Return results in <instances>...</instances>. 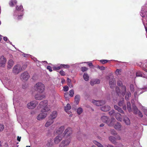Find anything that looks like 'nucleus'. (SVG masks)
<instances>
[{
    "instance_id": "5701e85b",
    "label": "nucleus",
    "mask_w": 147,
    "mask_h": 147,
    "mask_svg": "<svg viewBox=\"0 0 147 147\" xmlns=\"http://www.w3.org/2000/svg\"><path fill=\"white\" fill-rule=\"evenodd\" d=\"M109 140L112 143L114 144H117V142L116 141V138L113 136H110L109 138Z\"/></svg>"
},
{
    "instance_id": "e2e57ef3",
    "label": "nucleus",
    "mask_w": 147,
    "mask_h": 147,
    "mask_svg": "<svg viewBox=\"0 0 147 147\" xmlns=\"http://www.w3.org/2000/svg\"><path fill=\"white\" fill-rule=\"evenodd\" d=\"M105 147H114L112 145L108 144V145H105Z\"/></svg>"
},
{
    "instance_id": "39448f33",
    "label": "nucleus",
    "mask_w": 147,
    "mask_h": 147,
    "mask_svg": "<svg viewBox=\"0 0 147 147\" xmlns=\"http://www.w3.org/2000/svg\"><path fill=\"white\" fill-rule=\"evenodd\" d=\"M30 76L28 73L27 71H25L21 74L20 78L22 81L25 82L28 80Z\"/></svg>"
},
{
    "instance_id": "393cba45",
    "label": "nucleus",
    "mask_w": 147,
    "mask_h": 147,
    "mask_svg": "<svg viewBox=\"0 0 147 147\" xmlns=\"http://www.w3.org/2000/svg\"><path fill=\"white\" fill-rule=\"evenodd\" d=\"M53 122L54 121L53 120L50 119H49V120L47 121V123H46L45 124V126L47 127H49L51 124L53 123Z\"/></svg>"
},
{
    "instance_id": "bb28decb",
    "label": "nucleus",
    "mask_w": 147,
    "mask_h": 147,
    "mask_svg": "<svg viewBox=\"0 0 147 147\" xmlns=\"http://www.w3.org/2000/svg\"><path fill=\"white\" fill-rule=\"evenodd\" d=\"M115 117L116 119L118 121H121L122 119L121 117V115L119 113H117L116 114Z\"/></svg>"
},
{
    "instance_id": "338daca9",
    "label": "nucleus",
    "mask_w": 147,
    "mask_h": 147,
    "mask_svg": "<svg viewBox=\"0 0 147 147\" xmlns=\"http://www.w3.org/2000/svg\"><path fill=\"white\" fill-rule=\"evenodd\" d=\"M67 82L69 83V84H71V80H70L68 78H67Z\"/></svg>"
},
{
    "instance_id": "412c9836",
    "label": "nucleus",
    "mask_w": 147,
    "mask_h": 147,
    "mask_svg": "<svg viewBox=\"0 0 147 147\" xmlns=\"http://www.w3.org/2000/svg\"><path fill=\"white\" fill-rule=\"evenodd\" d=\"M121 125L119 122H117L114 125L115 128L118 131L121 130Z\"/></svg>"
},
{
    "instance_id": "a18cd8bd",
    "label": "nucleus",
    "mask_w": 147,
    "mask_h": 147,
    "mask_svg": "<svg viewBox=\"0 0 147 147\" xmlns=\"http://www.w3.org/2000/svg\"><path fill=\"white\" fill-rule=\"evenodd\" d=\"M109 61L106 59H102L100 60V62L102 64H105L108 62Z\"/></svg>"
},
{
    "instance_id": "9b49d317",
    "label": "nucleus",
    "mask_w": 147,
    "mask_h": 147,
    "mask_svg": "<svg viewBox=\"0 0 147 147\" xmlns=\"http://www.w3.org/2000/svg\"><path fill=\"white\" fill-rule=\"evenodd\" d=\"M41 112V113L39 114L37 117V118L38 120H41L44 119L47 115V112Z\"/></svg>"
},
{
    "instance_id": "f8f14e48",
    "label": "nucleus",
    "mask_w": 147,
    "mask_h": 147,
    "mask_svg": "<svg viewBox=\"0 0 147 147\" xmlns=\"http://www.w3.org/2000/svg\"><path fill=\"white\" fill-rule=\"evenodd\" d=\"M57 112L56 111H54L51 113L49 117L50 119L53 120L57 117Z\"/></svg>"
},
{
    "instance_id": "09e8293b",
    "label": "nucleus",
    "mask_w": 147,
    "mask_h": 147,
    "mask_svg": "<svg viewBox=\"0 0 147 147\" xmlns=\"http://www.w3.org/2000/svg\"><path fill=\"white\" fill-rule=\"evenodd\" d=\"M115 113V111L114 110H111L109 112V115L111 116L113 115Z\"/></svg>"
},
{
    "instance_id": "5fc2aeb1",
    "label": "nucleus",
    "mask_w": 147,
    "mask_h": 147,
    "mask_svg": "<svg viewBox=\"0 0 147 147\" xmlns=\"http://www.w3.org/2000/svg\"><path fill=\"white\" fill-rule=\"evenodd\" d=\"M88 70V68L85 67H81V71L83 72L86 71Z\"/></svg>"
},
{
    "instance_id": "79ce46f5",
    "label": "nucleus",
    "mask_w": 147,
    "mask_h": 147,
    "mask_svg": "<svg viewBox=\"0 0 147 147\" xmlns=\"http://www.w3.org/2000/svg\"><path fill=\"white\" fill-rule=\"evenodd\" d=\"M53 69L54 70L57 71L61 69V67H60V65L58 66H54L53 67Z\"/></svg>"
},
{
    "instance_id": "3c124183",
    "label": "nucleus",
    "mask_w": 147,
    "mask_h": 147,
    "mask_svg": "<svg viewBox=\"0 0 147 147\" xmlns=\"http://www.w3.org/2000/svg\"><path fill=\"white\" fill-rule=\"evenodd\" d=\"M69 90L68 87L67 86H64L63 87V90L65 92H67Z\"/></svg>"
},
{
    "instance_id": "2eb2a0df",
    "label": "nucleus",
    "mask_w": 147,
    "mask_h": 147,
    "mask_svg": "<svg viewBox=\"0 0 147 147\" xmlns=\"http://www.w3.org/2000/svg\"><path fill=\"white\" fill-rule=\"evenodd\" d=\"M45 97V96L42 94H36L35 96V98L37 100H41Z\"/></svg>"
},
{
    "instance_id": "7ed1b4c3",
    "label": "nucleus",
    "mask_w": 147,
    "mask_h": 147,
    "mask_svg": "<svg viewBox=\"0 0 147 147\" xmlns=\"http://www.w3.org/2000/svg\"><path fill=\"white\" fill-rule=\"evenodd\" d=\"M40 107L42 109L41 112H47L50 110V107L48 105V101L45 100L41 102L39 104Z\"/></svg>"
},
{
    "instance_id": "f704fd0d",
    "label": "nucleus",
    "mask_w": 147,
    "mask_h": 147,
    "mask_svg": "<svg viewBox=\"0 0 147 147\" xmlns=\"http://www.w3.org/2000/svg\"><path fill=\"white\" fill-rule=\"evenodd\" d=\"M93 143L96 145L98 147H104L103 145L100 143H99L97 141L94 140L93 141Z\"/></svg>"
},
{
    "instance_id": "0e129e2a",
    "label": "nucleus",
    "mask_w": 147,
    "mask_h": 147,
    "mask_svg": "<svg viewBox=\"0 0 147 147\" xmlns=\"http://www.w3.org/2000/svg\"><path fill=\"white\" fill-rule=\"evenodd\" d=\"M87 63H88V65H89V66L90 67H91V66H93L92 63L91 62H87Z\"/></svg>"
},
{
    "instance_id": "b1692460",
    "label": "nucleus",
    "mask_w": 147,
    "mask_h": 147,
    "mask_svg": "<svg viewBox=\"0 0 147 147\" xmlns=\"http://www.w3.org/2000/svg\"><path fill=\"white\" fill-rule=\"evenodd\" d=\"M115 109L118 111L119 112L121 113H124V111L122 110V109L119 107L117 105H115L114 106Z\"/></svg>"
},
{
    "instance_id": "6ab92c4d",
    "label": "nucleus",
    "mask_w": 147,
    "mask_h": 147,
    "mask_svg": "<svg viewBox=\"0 0 147 147\" xmlns=\"http://www.w3.org/2000/svg\"><path fill=\"white\" fill-rule=\"evenodd\" d=\"M14 64V61L12 59H10L9 60L8 62V68L9 69H11L13 66V65Z\"/></svg>"
},
{
    "instance_id": "72a5a7b5",
    "label": "nucleus",
    "mask_w": 147,
    "mask_h": 147,
    "mask_svg": "<svg viewBox=\"0 0 147 147\" xmlns=\"http://www.w3.org/2000/svg\"><path fill=\"white\" fill-rule=\"evenodd\" d=\"M116 92L118 96L121 94V91L120 89L118 87H116L115 88Z\"/></svg>"
},
{
    "instance_id": "aec40b11",
    "label": "nucleus",
    "mask_w": 147,
    "mask_h": 147,
    "mask_svg": "<svg viewBox=\"0 0 147 147\" xmlns=\"http://www.w3.org/2000/svg\"><path fill=\"white\" fill-rule=\"evenodd\" d=\"M80 98V96L79 94L76 95L74 98V102L76 105L78 104Z\"/></svg>"
},
{
    "instance_id": "1a4fd4ad",
    "label": "nucleus",
    "mask_w": 147,
    "mask_h": 147,
    "mask_svg": "<svg viewBox=\"0 0 147 147\" xmlns=\"http://www.w3.org/2000/svg\"><path fill=\"white\" fill-rule=\"evenodd\" d=\"M6 62V58L4 56H1L0 57V67H4L5 66Z\"/></svg>"
},
{
    "instance_id": "37998d69",
    "label": "nucleus",
    "mask_w": 147,
    "mask_h": 147,
    "mask_svg": "<svg viewBox=\"0 0 147 147\" xmlns=\"http://www.w3.org/2000/svg\"><path fill=\"white\" fill-rule=\"evenodd\" d=\"M143 75L141 71H139L136 73V76L137 77H142Z\"/></svg>"
},
{
    "instance_id": "0eeeda50",
    "label": "nucleus",
    "mask_w": 147,
    "mask_h": 147,
    "mask_svg": "<svg viewBox=\"0 0 147 147\" xmlns=\"http://www.w3.org/2000/svg\"><path fill=\"white\" fill-rule=\"evenodd\" d=\"M38 104V102L36 100L30 102L27 105V107L29 109H32L34 108Z\"/></svg>"
},
{
    "instance_id": "e433bc0d",
    "label": "nucleus",
    "mask_w": 147,
    "mask_h": 147,
    "mask_svg": "<svg viewBox=\"0 0 147 147\" xmlns=\"http://www.w3.org/2000/svg\"><path fill=\"white\" fill-rule=\"evenodd\" d=\"M77 112L78 114L80 115L82 113L83 109L82 108L80 107L77 109Z\"/></svg>"
},
{
    "instance_id": "ea45409f",
    "label": "nucleus",
    "mask_w": 147,
    "mask_h": 147,
    "mask_svg": "<svg viewBox=\"0 0 147 147\" xmlns=\"http://www.w3.org/2000/svg\"><path fill=\"white\" fill-rule=\"evenodd\" d=\"M69 95L71 97H72L74 96V91L73 89H72L69 90Z\"/></svg>"
},
{
    "instance_id": "4d7b16f0",
    "label": "nucleus",
    "mask_w": 147,
    "mask_h": 147,
    "mask_svg": "<svg viewBox=\"0 0 147 147\" xmlns=\"http://www.w3.org/2000/svg\"><path fill=\"white\" fill-rule=\"evenodd\" d=\"M59 73L62 76H64L65 75V72L63 70H61L59 72Z\"/></svg>"
},
{
    "instance_id": "c03bdc74",
    "label": "nucleus",
    "mask_w": 147,
    "mask_h": 147,
    "mask_svg": "<svg viewBox=\"0 0 147 147\" xmlns=\"http://www.w3.org/2000/svg\"><path fill=\"white\" fill-rule=\"evenodd\" d=\"M53 144V143L52 142L51 140H50L48 141L47 143V146L48 147H50Z\"/></svg>"
},
{
    "instance_id": "7c9ffc66",
    "label": "nucleus",
    "mask_w": 147,
    "mask_h": 147,
    "mask_svg": "<svg viewBox=\"0 0 147 147\" xmlns=\"http://www.w3.org/2000/svg\"><path fill=\"white\" fill-rule=\"evenodd\" d=\"M60 67H61V69L64 68H69L70 67V66L68 65V64H61L60 65Z\"/></svg>"
},
{
    "instance_id": "4468645a",
    "label": "nucleus",
    "mask_w": 147,
    "mask_h": 147,
    "mask_svg": "<svg viewBox=\"0 0 147 147\" xmlns=\"http://www.w3.org/2000/svg\"><path fill=\"white\" fill-rule=\"evenodd\" d=\"M116 84V81L115 79H112L110 80L109 84L111 88H113L115 86Z\"/></svg>"
},
{
    "instance_id": "4be33fe9",
    "label": "nucleus",
    "mask_w": 147,
    "mask_h": 147,
    "mask_svg": "<svg viewBox=\"0 0 147 147\" xmlns=\"http://www.w3.org/2000/svg\"><path fill=\"white\" fill-rule=\"evenodd\" d=\"M64 129V126H62L58 128L56 132L59 135H60V134L62 133Z\"/></svg>"
},
{
    "instance_id": "c85d7f7f",
    "label": "nucleus",
    "mask_w": 147,
    "mask_h": 147,
    "mask_svg": "<svg viewBox=\"0 0 147 147\" xmlns=\"http://www.w3.org/2000/svg\"><path fill=\"white\" fill-rule=\"evenodd\" d=\"M127 108L128 111L129 112H130L131 111V103L130 102H127Z\"/></svg>"
},
{
    "instance_id": "49530a36",
    "label": "nucleus",
    "mask_w": 147,
    "mask_h": 147,
    "mask_svg": "<svg viewBox=\"0 0 147 147\" xmlns=\"http://www.w3.org/2000/svg\"><path fill=\"white\" fill-rule=\"evenodd\" d=\"M22 55L24 57H32V56L30 54H26L24 53H22Z\"/></svg>"
},
{
    "instance_id": "4c0bfd02",
    "label": "nucleus",
    "mask_w": 147,
    "mask_h": 147,
    "mask_svg": "<svg viewBox=\"0 0 147 147\" xmlns=\"http://www.w3.org/2000/svg\"><path fill=\"white\" fill-rule=\"evenodd\" d=\"M124 103V98H123L122 100H120L118 103V105L120 107H121L123 105Z\"/></svg>"
},
{
    "instance_id": "052dcab7",
    "label": "nucleus",
    "mask_w": 147,
    "mask_h": 147,
    "mask_svg": "<svg viewBox=\"0 0 147 147\" xmlns=\"http://www.w3.org/2000/svg\"><path fill=\"white\" fill-rule=\"evenodd\" d=\"M144 89H142V90L140 93L139 94V95H140V94H142L143 92H144L146 91V89H145L144 88H143Z\"/></svg>"
},
{
    "instance_id": "a878e982",
    "label": "nucleus",
    "mask_w": 147,
    "mask_h": 147,
    "mask_svg": "<svg viewBox=\"0 0 147 147\" xmlns=\"http://www.w3.org/2000/svg\"><path fill=\"white\" fill-rule=\"evenodd\" d=\"M125 98L126 100H129L130 97L131 96V93L129 91L127 92L125 94Z\"/></svg>"
},
{
    "instance_id": "58836bf2",
    "label": "nucleus",
    "mask_w": 147,
    "mask_h": 147,
    "mask_svg": "<svg viewBox=\"0 0 147 147\" xmlns=\"http://www.w3.org/2000/svg\"><path fill=\"white\" fill-rule=\"evenodd\" d=\"M133 109L135 114H137L138 111V109L137 107L135 106H133Z\"/></svg>"
},
{
    "instance_id": "a211bd4d",
    "label": "nucleus",
    "mask_w": 147,
    "mask_h": 147,
    "mask_svg": "<svg viewBox=\"0 0 147 147\" xmlns=\"http://www.w3.org/2000/svg\"><path fill=\"white\" fill-rule=\"evenodd\" d=\"M121 94L123 96H124L126 92V88L124 85L121 86Z\"/></svg>"
},
{
    "instance_id": "dca6fc26",
    "label": "nucleus",
    "mask_w": 147,
    "mask_h": 147,
    "mask_svg": "<svg viewBox=\"0 0 147 147\" xmlns=\"http://www.w3.org/2000/svg\"><path fill=\"white\" fill-rule=\"evenodd\" d=\"M100 109L102 111L106 112L110 109V107L108 105H106L101 107Z\"/></svg>"
},
{
    "instance_id": "c756f323",
    "label": "nucleus",
    "mask_w": 147,
    "mask_h": 147,
    "mask_svg": "<svg viewBox=\"0 0 147 147\" xmlns=\"http://www.w3.org/2000/svg\"><path fill=\"white\" fill-rule=\"evenodd\" d=\"M71 108V107L69 103L67 104V105L64 107L65 110L66 112L69 110Z\"/></svg>"
},
{
    "instance_id": "ddd939ff",
    "label": "nucleus",
    "mask_w": 147,
    "mask_h": 147,
    "mask_svg": "<svg viewBox=\"0 0 147 147\" xmlns=\"http://www.w3.org/2000/svg\"><path fill=\"white\" fill-rule=\"evenodd\" d=\"M122 117L123 122L126 125H130L131 123L130 120L127 117L124 115Z\"/></svg>"
},
{
    "instance_id": "6e6d98bb",
    "label": "nucleus",
    "mask_w": 147,
    "mask_h": 147,
    "mask_svg": "<svg viewBox=\"0 0 147 147\" xmlns=\"http://www.w3.org/2000/svg\"><path fill=\"white\" fill-rule=\"evenodd\" d=\"M97 68L102 70H104L105 69V67L103 66H100L99 65H98Z\"/></svg>"
},
{
    "instance_id": "864d4df0",
    "label": "nucleus",
    "mask_w": 147,
    "mask_h": 147,
    "mask_svg": "<svg viewBox=\"0 0 147 147\" xmlns=\"http://www.w3.org/2000/svg\"><path fill=\"white\" fill-rule=\"evenodd\" d=\"M117 85L119 86H122L123 85L122 82L121 80H119L117 82Z\"/></svg>"
},
{
    "instance_id": "6e6552de",
    "label": "nucleus",
    "mask_w": 147,
    "mask_h": 147,
    "mask_svg": "<svg viewBox=\"0 0 147 147\" xmlns=\"http://www.w3.org/2000/svg\"><path fill=\"white\" fill-rule=\"evenodd\" d=\"M101 119L102 121L104 123L107 124L109 126H111L112 125L111 122L109 123L110 119L107 116H103L101 117Z\"/></svg>"
},
{
    "instance_id": "13d9d810",
    "label": "nucleus",
    "mask_w": 147,
    "mask_h": 147,
    "mask_svg": "<svg viewBox=\"0 0 147 147\" xmlns=\"http://www.w3.org/2000/svg\"><path fill=\"white\" fill-rule=\"evenodd\" d=\"M47 69H48L50 72H51L52 71L51 67L49 65L47 66Z\"/></svg>"
},
{
    "instance_id": "de8ad7c7",
    "label": "nucleus",
    "mask_w": 147,
    "mask_h": 147,
    "mask_svg": "<svg viewBox=\"0 0 147 147\" xmlns=\"http://www.w3.org/2000/svg\"><path fill=\"white\" fill-rule=\"evenodd\" d=\"M111 134L113 135H115L117 134V133L115 130L111 129Z\"/></svg>"
},
{
    "instance_id": "c9c22d12",
    "label": "nucleus",
    "mask_w": 147,
    "mask_h": 147,
    "mask_svg": "<svg viewBox=\"0 0 147 147\" xmlns=\"http://www.w3.org/2000/svg\"><path fill=\"white\" fill-rule=\"evenodd\" d=\"M131 92H134V85L132 84H131L129 86Z\"/></svg>"
},
{
    "instance_id": "473e14b6",
    "label": "nucleus",
    "mask_w": 147,
    "mask_h": 147,
    "mask_svg": "<svg viewBox=\"0 0 147 147\" xmlns=\"http://www.w3.org/2000/svg\"><path fill=\"white\" fill-rule=\"evenodd\" d=\"M144 89L143 88H138L137 90V91L135 92H134V97L135 98H136L138 97V96L139 95V94L138 95L137 93H138L140 91L142 90V89Z\"/></svg>"
},
{
    "instance_id": "9d476101",
    "label": "nucleus",
    "mask_w": 147,
    "mask_h": 147,
    "mask_svg": "<svg viewBox=\"0 0 147 147\" xmlns=\"http://www.w3.org/2000/svg\"><path fill=\"white\" fill-rule=\"evenodd\" d=\"M92 102L94 105H95L97 106H101L102 105L104 104L105 102L103 100H92Z\"/></svg>"
},
{
    "instance_id": "603ef678",
    "label": "nucleus",
    "mask_w": 147,
    "mask_h": 147,
    "mask_svg": "<svg viewBox=\"0 0 147 147\" xmlns=\"http://www.w3.org/2000/svg\"><path fill=\"white\" fill-rule=\"evenodd\" d=\"M4 128V126L3 124H0V132L3 131Z\"/></svg>"
},
{
    "instance_id": "680f3d73",
    "label": "nucleus",
    "mask_w": 147,
    "mask_h": 147,
    "mask_svg": "<svg viewBox=\"0 0 147 147\" xmlns=\"http://www.w3.org/2000/svg\"><path fill=\"white\" fill-rule=\"evenodd\" d=\"M142 62H139L138 63V65L140 67L142 68H143V65H142Z\"/></svg>"
},
{
    "instance_id": "f3484780",
    "label": "nucleus",
    "mask_w": 147,
    "mask_h": 147,
    "mask_svg": "<svg viewBox=\"0 0 147 147\" xmlns=\"http://www.w3.org/2000/svg\"><path fill=\"white\" fill-rule=\"evenodd\" d=\"M100 80L98 79H96L94 80H92L90 81V84L92 86L95 84H99L100 83Z\"/></svg>"
},
{
    "instance_id": "69168bd1",
    "label": "nucleus",
    "mask_w": 147,
    "mask_h": 147,
    "mask_svg": "<svg viewBox=\"0 0 147 147\" xmlns=\"http://www.w3.org/2000/svg\"><path fill=\"white\" fill-rule=\"evenodd\" d=\"M143 111L144 114L147 116V109H143Z\"/></svg>"
},
{
    "instance_id": "2f4dec72",
    "label": "nucleus",
    "mask_w": 147,
    "mask_h": 147,
    "mask_svg": "<svg viewBox=\"0 0 147 147\" xmlns=\"http://www.w3.org/2000/svg\"><path fill=\"white\" fill-rule=\"evenodd\" d=\"M17 3V1L16 0H11L9 3V5L11 7H13L14 3L16 4Z\"/></svg>"
},
{
    "instance_id": "774afa93",
    "label": "nucleus",
    "mask_w": 147,
    "mask_h": 147,
    "mask_svg": "<svg viewBox=\"0 0 147 147\" xmlns=\"http://www.w3.org/2000/svg\"><path fill=\"white\" fill-rule=\"evenodd\" d=\"M32 59H33V60L36 61H38L37 59L35 57H33L32 56V57H31Z\"/></svg>"
},
{
    "instance_id": "423d86ee",
    "label": "nucleus",
    "mask_w": 147,
    "mask_h": 147,
    "mask_svg": "<svg viewBox=\"0 0 147 147\" xmlns=\"http://www.w3.org/2000/svg\"><path fill=\"white\" fill-rule=\"evenodd\" d=\"M22 70L21 66L20 65H17L14 66L13 68V71L16 74H18Z\"/></svg>"
},
{
    "instance_id": "8fccbe9b",
    "label": "nucleus",
    "mask_w": 147,
    "mask_h": 147,
    "mask_svg": "<svg viewBox=\"0 0 147 147\" xmlns=\"http://www.w3.org/2000/svg\"><path fill=\"white\" fill-rule=\"evenodd\" d=\"M65 142L64 141H62L61 143L59 145V147H64L65 146Z\"/></svg>"
},
{
    "instance_id": "a19ab883",
    "label": "nucleus",
    "mask_w": 147,
    "mask_h": 147,
    "mask_svg": "<svg viewBox=\"0 0 147 147\" xmlns=\"http://www.w3.org/2000/svg\"><path fill=\"white\" fill-rule=\"evenodd\" d=\"M63 141L65 142V146L68 145L70 142V139H67V140H64Z\"/></svg>"
},
{
    "instance_id": "bf43d9fd",
    "label": "nucleus",
    "mask_w": 147,
    "mask_h": 147,
    "mask_svg": "<svg viewBox=\"0 0 147 147\" xmlns=\"http://www.w3.org/2000/svg\"><path fill=\"white\" fill-rule=\"evenodd\" d=\"M138 116L142 117L143 116V115L142 113L140 111H139L138 113Z\"/></svg>"
},
{
    "instance_id": "f257e3e1",
    "label": "nucleus",
    "mask_w": 147,
    "mask_h": 147,
    "mask_svg": "<svg viewBox=\"0 0 147 147\" xmlns=\"http://www.w3.org/2000/svg\"><path fill=\"white\" fill-rule=\"evenodd\" d=\"M16 8L13 13L14 18L18 20L21 19L22 18L24 13L23 6L22 5L19 6L17 5Z\"/></svg>"
},
{
    "instance_id": "cd10ccee",
    "label": "nucleus",
    "mask_w": 147,
    "mask_h": 147,
    "mask_svg": "<svg viewBox=\"0 0 147 147\" xmlns=\"http://www.w3.org/2000/svg\"><path fill=\"white\" fill-rule=\"evenodd\" d=\"M84 80L86 81H88L89 80V77L87 73H84L83 75Z\"/></svg>"
},
{
    "instance_id": "f03ea898",
    "label": "nucleus",
    "mask_w": 147,
    "mask_h": 147,
    "mask_svg": "<svg viewBox=\"0 0 147 147\" xmlns=\"http://www.w3.org/2000/svg\"><path fill=\"white\" fill-rule=\"evenodd\" d=\"M72 130L71 128L68 127L66 129L63 134L62 136L61 135H58L56 136L55 138L54 142L55 144H58L62 139V137L67 138L70 136L72 134Z\"/></svg>"
},
{
    "instance_id": "20e7f679",
    "label": "nucleus",
    "mask_w": 147,
    "mask_h": 147,
    "mask_svg": "<svg viewBox=\"0 0 147 147\" xmlns=\"http://www.w3.org/2000/svg\"><path fill=\"white\" fill-rule=\"evenodd\" d=\"M34 87L36 91L40 93H42L45 90V86L41 82L37 83L35 85Z\"/></svg>"
}]
</instances>
